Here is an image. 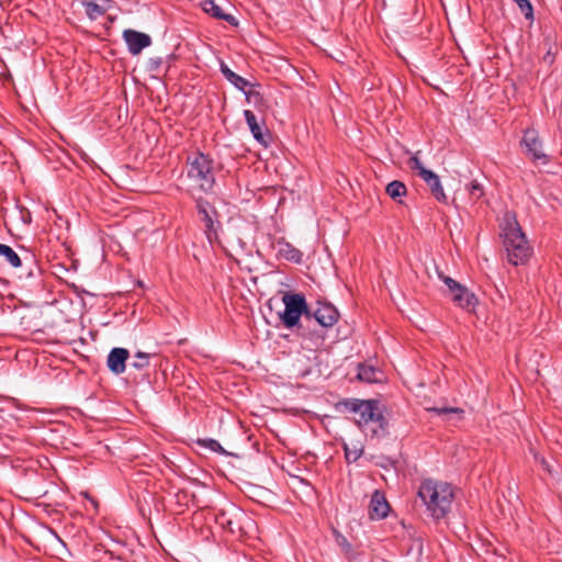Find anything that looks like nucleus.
Masks as SVG:
<instances>
[{
  "label": "nucleus",
  "instance_id": "nucleus-1",
  "mask_svg": "<svg viewBox=\"0 0 562 562\" xmlns=\"http://www.w3.org/2000/svg\"><path fill=\"white\" fill-rule=\"evenodd\" d=\"M418 497L425 505L428 516L438 521L450 513L454 493L451 484L426 479L419 485Z\"/></svg>",
  "mask_w": 562,
  "mask_h": 562
},
{
  "label": "nucleus",
  "instance_id": "nucleus-2",
  "mask_svg": "<svg viewBox=\"0 0 562 562\" xmlns=\"http://www.w3.org/2000/svg\"><path fill=\"white\" fill-rule=\"evenodd\" d=\"M503 244L508 261L514 265H524L531 255V247L515 217L506 216L503 225Z\"/></svg>",
  "mask_w": 562,
  "mask_h": 562
},
{
  "label": "nucleus",
  "instance_id": "nucleus-3",
  "mask_svg": "<svg viewBox=\"0 0 562 562\" xmlns=\"http://www.w3.org/2000/svg\"><path fill=\"white\" fill-rule=\"evenodd\" d=\"M187 177L193 188L202 193H211L215 186L214 160L206 154L198 151L187 157Z\"/></svg>",
  "mask_w": 562,
  "mask_h": 562
},
{
  "label": "nucleus",
  "instance_id": "nucleus-4",
  "mask_svg": "<svg viewBox=\"0 0 562 562\" xmlns=\"http://www.w3.org/2000/svg\"><path fill=\"white\" fill-rule=\"evenodd\" d=\"M356 419L359 428L371 437H383L386 435L387 422L379 409V402L374 400H363Z\"/></svg>",
  "mask_w": 562,
  "mask_h": 562
},
{
  "label": "nucleus",
  "instance_id": "nucleus-5",
  "mask_svg": "<svg viewBox=\"0 0 562 562\" xmlns=\"http://www.w3.org/2000/svg\"><path fill=\"white\" fill-rule=\"evenodd\" d=\"M284 311L280 318L286 328H293L310 313L305 296L301 293H285L282 297Z\"/></svg>",
  "mask_w": 562,
  "mask_h": 562
},
{
  "label": "nucleus",
  "instance_id": "nucleus-6",
  "mask_svg": "<svg viewBox=\"0 0 562 562\" xmlns=\"http://www.w3.org/2000/svg\"><path fill=\"white\" fill-rule=\"evenodd\" d=\"M195 207L200 220L204 224V233L207 240L212 244L217 240L221 223L217 220L218 213L215 207L202 196H194Z\"/></svg>",
  "mask_w": 562,
  "mask_h": 562
},
{
  "label": "nucleus",
  "instance_id": "nucleus-7",
  "mask_svg": "<svg viewBox=\"0 0 562 562\" xmlns=\"http://www.w3.org/2000/svg\"><path fill=\"white\" fill-rule=\"evenodd\" d=\"M311 316L316 321L318 326L324 330L333 327L339 319V312L330 303H317L315 310H311Z\"/></svg>",
  "mask_w": 562,
  "mask_h": 562
},
{
  "label": "nucleus",
  "instance_id": "nucleus-8",
  "mask_svg": "<svg viewBox=\"0 0 562 562\" xmlns=\"http://www.w3.org/2000/svg\"><path fill=\"white\" fill-rule=\"evenodd\" d=\"M244 116H245L246 123H247L254 138L259 144L267 147L270 143L271 136H270L268 128L266 127V124L259 123V121L257 120V116L250 110H245Z\"/></svg>",
  "mask_w": 562,
  "mask_h": 562
},
{
  "label": "nucleus",
  "instance_id": "nucleus-9",
  "mask_svg": "<svg viewBox=\"0 0 562 562\" xmlns=\"http://www.w3.org/2000/svg\"><path fill=\"white\" fill-rule=\"evenodd\" d=\"M296 333L299 336L316 341L323 340L325 337L324 330L318 326L316 321L311 316V312L305 315L304 318L299 323Z\"/></svg>",
  "mask_w": 562,
  "mask_h": 562
},
{
  "label": "nucleus",
  "instance_id": "nucleus-10",
  "mask_svg": "<svg viewBox=\"0 0 562 562\" xmlns=\"http://www.w3.org/2000/svg\"><path fill=\"white\" fill-rule=\"evenodd\" d=\"M123 38L132 55H138L144 48L151 44V38L148 34L135 30H125L123 32Z\"/></svg>",
  "mask_w": 562,
  "mask_h": 562
},
{
  "label": "nucleus",
  "instance_id": "nucleus-11",
  "mask_svg": "<svg viewBox=\"0 0 562 562\" xmlns=\"http://www.w3.org/2000/svg\"><path fill=\"white\" fill-rule=\"evenodd\" d=\"M521 143L527 148V153L531 156L532 160L541 161L542 164L549 162L548 156L542 153L541 142L533 131H527L522 137Z\"/></svg>",
  "mask_w": 562,
  "mask_h": 562
},
{
  "label": "nucleus",
  "instance_id": "nucleus-12",
  "mask_svg": "<svg viewBox=\"0 0 562 562\" xmlns=\"http://www.w3.org/2000/svg\"><path fill=\"white\" fill-rule=\"evenodd\" d=\"M130 357V352L125 348L115 347L113 348L106 359L108 368L115 374H121L126 369V361Z\"/></svg>",
  "mask_w": 562,
  "mask_h": 562
},
{
  "label": "nucleus",
  "instance_id": "nucleus-13",
  "mask_svg": "<svg viewBox=\"0 0 562 562\" xmlns=\"http://www.w3.org/2000/svg\"><path fill=\"white\" fill-rule=\"evenodd\" d=\"M390 510V505L384 496V494L380 491H374L369 507V514L371 519H383L387 516Z\"/></svg>",
  "mask_w": 562,
  "mask_h": 562
},
{
  "label": "nucleus",
  "instance_id": "nucleus-14",
  "mask_svg": "<svg viewBox=\"0 0 562 562\" xmlns=\"http://www.w3.org/2000/svg\"><path fill=\"white\" fill-rule=\"evenodd\" d=\"M220 70L227 81L243 92L247 87H254L247 79L234 72L224 61L220 63Z\"/></svg>",
  "mask_w": 562,
  "mask_h": 562
},
{
  "label": "nucleus",
  "instance_id": "nucleus-15",
  "mask_svg": "<svg viewBox=\"0 0 562 562\" xmlns=\"http://www.w3.org/2000/svg\"><path fill=\"white\" fill-rule=\"evenodd\" d=\"M109 0H81L86 14L90 20H97L105 14Z\"/></svg>",
  "mask_w": 562,
  "mask_h": 562
},
{
  "label": "nucleus",
  "instance_id": "nucleus-16",
  "mask_svg": "<svg viewBox=\"0 0 562 562\" xmlns=\"http://www.w3.org/2000/svg\"><path fill=\"white\" fill-rule=\"evenodd\" d=\"M201 7L203 11L210 14L211 16L216 18L218 20H224L232 25H237L235 16H233L232 14L224 13L223 10L215 3L214 0H203L201 2Z\"/></svg>",
  "mask_w": 562,
  "mask_h": 562
},
{
  "label": "nucleus",
  "instance_id": "nucleus-17",
  "mask_svg": "<svg viewBox=\"0 0 562 562\" xmlns=\"http://www.w3.org/2000/svg\"><path fill=\"white\" fill-rule=\"evenodd\" d=\"M278 255L295 263H300L303 258V254L301 250H299L293 245L284 240L278 241Z\"/></svg>",
  "mask_w": 562,
  "mask_h": 562
},
{
  "label": "nucleus",
  "instance_id": "nucleus-18",
  "mask_svg": "<svg viewBox=\"0 0 562 562\" xmlns=\"http://www.w3.org/2000/svg\"><path fill=\"white\" fill-rule=\"evenodd\" d=\"M175 58L173 54L168 55L167 60L160 56L150 57L147 60V70L156 75L166 74L170 67V61Z\"/></svg>",
  "mask_w": 562,
  "mask_h": 562
},
{
  "label": "nucleus",
  "instance_id": "nucleus-19",
  "mask_svg": "<svg viewBox=\"0 0 562 562\" xmlns=\"http://www.w3.org/2000/svg\"><path fill=\"white\" fill-rule=\"evenodd\" d=\"M452 302L457 306L464 308L469 312H472L474 311L477 304V299L475 294L468 289L467 291H464V293H459L458 295H454Z\"/></svg>",
  "mask_w": 562,
  "mask_h": 562
},
{
  "label": "nucleus",
  "instance_id": "nucleus-20",
  "mask_svg": "<svg viewBox=\"0 0 562 562\" xmlns=\"http://www.w3.org/2000/svg\"><path fill=\"white\" fill-rule=\"evenodd\" d=\"M408 166L413 171H416L417 175L426 182L428 183L429 180H434L436 175L434 171L428 170L424 167L417 155H414L408 160Z\"/></svg>",
  "mask_w": 562,
  "mask_h": 562
},
{
  "label": "nucleus",
  "instance_id": "nucleus-21",
  "mask_svg": "<svg viewBox=\"0 0 562 562\" xmlns=\"http://www.w3.org/2000/svg\"><path fill=\"white\" fill-rule=\"evenodd\" d=\"M385 191H386L387 195L395 201H397L400 198L406 195V193H407L406 186L402 181H398V180H394V181L390 182L386 186Z\"/></svg>",
  "mask_w": 562,
  "mask_h": 562
},
{
  "label": "nucleus",
  "instance_id": "nucleus-22",
  "mask_svg": "<svg viewBox=\"0 0 562 562\" xmlns=\"http://www.w3.org/2000/svg\"><path fill=\"white\" fill-rule=\"evenodd\" d=\"M431 194L434 195V198L440 202V203H447V195L443 191V188L441 186V181L439 179V177H435L434 180H429L428 183H427Z\"/></svg>",
  "mask_w": 562,
  "mask_h": 562
},
{
  "label": "nucleus",
  "instance_id": "nucleus-23",
  "mask_svg": "<svg viewBox=\"0 0 562 562\" xmlns=\"http://www.w3.org/2000/svg\"><path fill=\"white\" fill-rule=\"evenodd\" d=\"M0 256L4 257L13 268H19L22 265L19 255L5 244H0Z\"/></svg>",
  "mask_w": 562,
  "mask_h": 562
},
{
  "label": "nucleus",
  "instance_id": "nucleus-24",
  "mask_svg": "<svg viewBox=\"0 0 562 562\" xmlns=\"http://www.w3.org/2000/svg\"><path fill=\"white\" fill-rule=\"evenodd\" d=\"M376 374H378V371L371 366H366V364L358 366L357 376L360 381L369 382V383L375 382V381H378Z\"/></svg>",
  "mask_w": 562,
  "mask_h": 562
},
{
  "label": "nucleus",
  "instance_id": "nucleus-25",
  "mask_svg": "<svg viewBox=\"0 0 562 562\" xmlns=\"http://www.w3.org/2000/svg\"><path fill=\"white\" fill-rule=\"evenodd\" d=\"M196 445L202 448L209 449L213 452H216L218 454H223V456L227 454L226 450L215 439H211V438L198 439Z\"/></svg>",
  "mask_w": 562,
  "mask_h": 562
},
{
  "label": "nucleus",
  "instance_id": "nucleus-26",
  "mask_svg": "<svg viewBox=\"0 0 562 562\" xmlns=\"http://www.w3.org/2000/svg\"><path fill=\"white\" fill-rule=\"evenodd\" d=\"M216 522L224 529L229 530L231 532H235L236 529L238 528L234 519L225 510H222L216 515Z\"/></svg>",
  "mask_w": 562,
  "mask_h": 562
},
{
  "label": "nucleus",
  "instance_id": "nucleus-27",
  "mask_svg": "<svg viewBox=\"0 0 562 562\" xmlns=\"http://www.w3.org/2000/svg\"><path fill=\"white\" fill-rule=\"evenodd\" d=\"M150 357V353L137 351L134 356L135 360L131 363V367L136 370H143L149 366Z\"/></svg>",
  "mask_w": 562,
  "mask_h": 562
},
{
  "label": "nucleus",
  "instance_id": "nucleus-28",
  "mask_svg": "<svg viewBox=\"0 0 562 562\" xmlns=\"http://www.w3.org/2000/svg\"><path fill=\"white\" fill-rule=\"evenodd\" d=\"M362 448H349L348 446H345V458L348 463L356 462L362 456Z\"/></svg>",
  "mask_w": 562,
  "mask_h": 562
},
{
  "label": "nucleus",
  "instance_id": "nucleus-29",
  "mask_svg": "<svg viewBox=\"0 0 562 562\" xmlns=\"http://www.w3.org/2000/svg\"><path fill=\"white\" fill-rule=\"evenodd\" d=\"M468 191L473 200H479L484 195V189L483 186L477 182L476 180L472 181L469 187Z\"/></svg>",
  "mask_w": 562,
  "mask_h": 562
},
{
  "label": "nucleus",
  "instance_id": "nucleus-30",
  "mask_svg": "<svg viewBox=\"0 0 562 562\" xmlns=\"http://www.w3.org/2000/svg\"><path fill=\"white\" fill-rule=\"evenodd\" d=\"M362 401L363 400H358V398L345 400V401L340 402L339 405L344 406L345 409H347L348 412L357 414L360 409V405H361Z\"/></svg>",
  "mask_w": 562,
  "mask_h": 562
},
{
  "label": "nucleus",
  "instance_id": "nucleus-31",
  "mask_svg": "<svg viewBox=\"0 0 562 562\" xmlns=\"http://www.w3.org/2000/svg\"><path fill=\"white\" fill-rule=\"evenodd\" d=\"M246 100L248 102H254L255 104H259L262 101L261 94L255 90L252 87L249 90H245Z\"/></svg>",
  "mask_w": 562,
  "mask_h": 562
},
{
  "label": "nucleus",
  "instance_id": "nucleus-32",
  "mask_svg": "<svg viewBox=\"0 0 562 562\" xmlns=\"http://www.w3.org/2000/svg\"><path fill=\"white\" fill-rule=\"evenodd\" d=\"M546 46H548L547 53L542 57V61L547 65H552L555 58L554 53L552 52V44L550 42H546Z\"/></svg>",
  "mask_w": 562,
  "mask_h": 562
},
{
  "label": "nucleus",
  "instance_id": "nucleus-33",
  "mask_svg": "<svg viewBox=\"0 0 562 562\" xmlns=\"http://www.w3.org/2000/svg\"><path fill=\"white\" fill-rule=\"evenodd\" d=\"M337 543L339 544V547H341V549L344 550L345 553H350L352 551V547L350 544V542L346 539V537L339 535L337 537Z\"/></svg>",
  "mask_w": 562,
  "mask_h": 562
},
{
  "label": "nucleus",
  "instance_id": "nucleus-34",
  "mask_svg": "<svg viewBox=\"0 0 562 562\" xmlns=\"http://www.w3.org/2000/svg\"><path fill=\"white\" fill-rule=\"evenodd\" d=\"M468 288L462 285L461 283H458L457 286H453L450 291H446V294L449 295L451 301L453 300L454 295H458L459 293H464Z\"/></svg>",
  "mask_w": 562,
  "mask_h": 562
},
{
  "label": "nucleus",
  "instance_id": "nucleus-35",
  "mask_svg": "<svg viewBox=\"0 0 562 562\" xmlns=\"http://www.w3.org/2000/svg\"><path fill=\"white\" fill-rule=\"evenodd\" d=\"M431 411L436 412L439 415L451 414V413H462V411L460 408H454V407H442V408L435 407Z\"/></svg>",
  "mask_w": 562,
  "mask_h": 562
},
{
  "label": "nucleus",
  "instance_id": "nucleus-36",
  "mask_svg": "<svg viewBox=\"0 0 562 562\" xmlns=\"http://www.w3.org/2000/svg\"><path fill=\"white\" fill-rule=\"evenodd\" d=\"M439 278L443 281V283L447 286V291H450L453 286H457L459 282H457L454 279L446 276L439 274Z\"/></svg>",
  "mask_w": 562,
  "mask_h": 562
},
{
  "label": "nucleus",
  "instance_id": "nucleus-37",
  "mask_svg": "<svg viewBox=\"0 0 562 562\" xmlns=\"http://www.w3.org/2000/svg\"><path fill=\"white\" fill-rule=\"evenodd\" d=\"M233 509H234L237 514H240V513H239V509L234 508V507H233Z\"/></svg>",
  "mask_w": 562,
  "mask_h": 562
}]
</instances>
